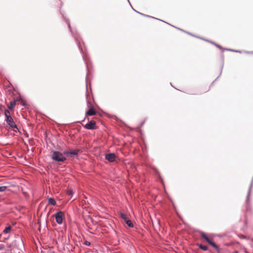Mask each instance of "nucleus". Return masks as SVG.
Masks as SVG:
<instances>
[{
  "label": "nucleus",
  "mask_w": 253,
  "mask_h": 253,
  "mask_svg": "<svg viewBox=\"0 0 253 253\" xmlns=\"http://www.w3.org/2000/svg\"><path fill=\"white\" fill-rule=\"evenodd\" d=\"M67 195H68L69 196H71L74 194V192L72 190L69 189L67 191Z\"/></svg>",
  "instance_id": "2eb2a0df"
},
{
  "label": "nucleus",
  "mask_w": 253,
  "mask_h": 253,
  "mask_svg": "<svg viewBox=\"0 0 253 253\" xmlns=\"http://www.w3.org/2000/svg\"><path fill=\"white\" fill-rule=\"evenodd\" d=\"M121 216L124 220L125 221L127 220V216L125 213H121Z\"/></svg>",
  "instance_id": "4468645a"
},
{
  "label": "nucleus",
  "mask_w": 253,
  "mask_h": 253,
  "mask_svg": "<svg viewBox=\"0 0 253 253\" xmlns=\"http://www.w3.org/2000/svg\"><path fill=\"white\" fill-rule=\"evenodd\" d=\"M11 227L10 226H8L6 227L3 230V233L4 234L8 233L11 230Z\"/></svg>",
  "instance_id": "9b49d317"
},
{
  "label": "nucleus",
  "mask_w": 253,
  "mask_h": 253,
  "mask_svg": "<svg viewBox=\"0 0 253 253\" xmlns=\"http://www.w3.org/2000/svg\"><path fill=\"white\" fill-rule=\"evenodd\" d=\"M48 203L51 205L54 206L56 205V201L52 198L48 199Z\"/></svg>",
  "instance_id": "9d476101"
},
{
  "label": "nucleus",
  "mask_w": 253,
  "mask_h": 253,
  "mask_svg": "<svg viewBox=\"0 0 253 253\" xmlns=\"http://www.w3.org/2000/svg\"><path fill=\"white\" fill-rule=\"evenodd\" d=\"M18 101H20V103H21L23 106H25V103L24 101L22 99H21V98H18Z\"/></svg>",
  "instance_id": "f3484780"
},
{
  "label": "nucleus",
  "mask_w": 253,
  "mask_h": 253,
  "mask_svg": "<svg viewBox=\"0 0 253 253\" xmlns=\"http://www.w3.org/2000/svg\"><path fill=\"white\" fill-rule=\"evenodd\" d=\"M84 244V245H85L86 246H89L90 245V242H89L88 241H85Z\"/></svg>",
  "instance_id": "6ab92c4d"
},
{
  "label": "nucleus",
  "mask_w": 253,
  "mask_h": 253,
  "mask_svg": "<svg viewBox=\"0 0 253 253\" xmlns=\"http://www.w3.org/2000/svg\"><path fill=\"white\" fill-rule=\"evenodd\" d=\"M67 24H68V27H69V28L70 29H71V26H70V23H69V21H67Z\"/></svg>",
  "instance_id": "412c9836"
},
{
  "label": "nucleus",
  "mask_w": 253,
  "mask_h": 253,
  "mask_svg": "<svg viewBox=\"0 0 253 253\" xmlns=\"http://www.w3.org/2000/svg\"><path fill=\"white\" fill-rule=\"evenodd\" d=\"M126 223L130 227H132L133 226V224L132 223L131 221L127 219L125 221Z\"/></svg>",
  "instance_id": "f8f14e48"
},
{
  "label": "nucleus",
  "mask_w": 253,
  "mask_h": 253,
  "mask_svg": "<svg viewBox=\"0 0 253 253\" xmlns=\"http://www.w3.org/2000/svg\"><path fill=\"white\" fill-rule=\"evenodd\" d=\"M63 212L59 211L56 212L54 214V217H55L56 222L58 224H61L63 222Z\"/></svg>",
  "instance_id": "39448f33"
},
{
  "label": "nucleus",
  "mask_w": 253,
  "mask_h": 253,
  "mask_svg": "<svg viewBox=\"0 0 253 253\" xmlns=\"http://www.w3.org/2000/svg\"><path fill=\"white\" fill-rule=\"evenodd\" d=\"M96 113L95 110L92 107L90 108L88 111L86 112V115L87 116H93Z\"/></svg>",
  "instance_id": "6e6552de"
},
{
  "label": "nucleus",
  "mask_w": 253,
  "mask_h": 253,
  "mask_svg": "<svg viewBox=\"0 0 253 253\" xmlns=\"http://www.w3.org/2000/svg\"><path fill=\"white\" fill-rule=\"evenodd\" d=\"M215 44V45H216L217 47H220V46H219V45H217V44Z\"/></svg>",
  "instance_id": "5701e85b"
},
{
  "label": "nucleus",
  "mask_w": 253,
  "mask_h": 253,
  "mask_svg": "<svg viewBox=\"0 0 253 253\" xmlns=\"http://www.w3.org/2000/svg\"><path fill=\"white\" fill-rule=\"evenodd\" d=\"M105 158L109 162H113L115 160L116 155L114 153L106 154L105 156Z\"/></svg>",
  "instance_id": "0eeeda50"
},
{
  "label": "nucleus",
  "mask_w": 253,
  "mask_h": 253,
  "mask_svg": "<svg viewBox=\"0 0 253 253\" xmlns=\"http://www.w3.org/2000/svg\"><path fill=\"white\" fill-rule=\"evenodd\" d=\"M6 186H0V192L4 191L6 190Z\"/></svg>",
  "instance_id": "dca6fc26"
},
{
  "label": "nucleus",
  "mask_w": 253,
  "mask_h": 253,
  "mask_svg": "<svg viewBox=\"0 0 253 253\" xmlns=\"http://www.w3.org/2000/svg\"><path fill=\"white\" fill-rule=\"evenodd\" d=\"M199 248L201 249L202 250L206 251L208 250V247L206 246L200 245L199 246Z\"/></svg>",
  "instance_id": "ddd939ff"
},
{
  "label": "nucleus",
  "mask_w": 253,
  "mask_h": 253,
  "mask_svg": "<svg viewBox=\"0 0 253 253\" xmlns=\"http://www.w3.org/2000/svg\"><path fill=\"white\" fill-rule=\"evenodd\" d=\"M16 101H18V98H17L16 100L11 102L10 104L8 105V109L10 110L12 109L16 105Z\"/></svg>",
  "instance_id": "1a4fd4ad"
},
{
  "label": "nucleus",
  "mask_w": 253,
  "mask_h": 253,
  "mask_svg": "<svg viewBox=\"0 0 253 253\" xmlns=\"http://www.w3.org/2000/svg\"><path fill=\"white\" fill-rule=\"evenodd\" d=\"M10 113L9 110H6L4 112V115L5 117V121L6 122L7 124L11 128L17 129V126L15 124L13 118L10 116Z\"/></svg>",
  "instance_id": "f03ea898"
},
{
  "label": "nucleus",
  "mask_w": 253,
  "mask_h": 253,
  "mask_svg": "<svg viewBox=\"0 0 253 253\" xmlns=\"http://www.w3.org/2000/svg\"><path fill=\"white\" fill-rule=\"evenodd\" d=\"M252 186V183L250 185V189H249V194H248V197H247V199H248V197H249V194L250 193V191H251V189ZM247 200L248 201V200Z\"/></svg>",
  "instance_id": "aec40b11"
},
{
  "label": "nucleus",
  "mask_w": 253,
  "mask_h": 253,
  "mask_svg": "<svg viewBox=\"0 0 253 253\" xmlns=\"http://www.w3.org/2000/svg\"><path fill=\"white\" fill-rule=\"evenodd\" d=\"M65 154L64 152L63 153L57 151H53L52 152V156L51 159L56 162H64L66 160V158L65 156Z\"/></svg>",
  "instance_id": "f257e3e1"
},
{
  "label": "nucleus",
  "mask_w": 253,
  "mask_h": 253,
  "mask_svg": "<svg viewBox=\"0 0 253 253\" xmlns=\"http://www.w3.org/2000/svg\"><path fill=\"white\" fill-rule=\"evenodd\" d=\"M96 123L94 121L91 120L89 123L86 124L84 127L87 129H94L95 128Z\"/></svg>",
  "instance_id": "423d86ee"
},
{
  "label": "nucleus",
  "mask_w": 253,
  "mask_h": 253,
  "mask_svg": "<svg viewBox=\"0 0 253 253\" xmlns=\"http://www.w3.org/2000/svg\"><path fill=\"white\" fill-rule=\"evenodd\" d=\"M5 247L4 244H0V251L3 250L4 249Z\"/></svg>",
  "instance_id": "a211bd4d"
},
{
  "label": "nucleus",
  "mask_w": 253,
  "mask_h": 253,
  "mask_svg": "<svg viewBox=\"0 0 253 253\" xmlns=\"http://www.w3.org/2000/svg\"><path fill=\"white\" fill-rule=\"evenodd\" d=\"M80 152V150L79 149L66 150L64 151V154L68 157L74 158L75 156H77L78 155Z\"/></svg>",
  "instance_id": "7ed1b4c3"
},
{
  "label": "nucleus",
  "mask_w": 253,
  "mask_h": 253,
  "mask_svg": "<svg viewBox=\"0 0 253 253\" xmlns=\"http://www.w3.org/2000/svg\"><path fill=\"white\" fill-rule=\"evenodd\" d=\"M201 237L204 240H205L213 248L215 249H218L217 246L213 242L204 232L201 233Z\"/></svg>",
  "instance_id": "20e7f679"
},
{
  "label": "nucleus",
  "mask_w": 253,
  "mask_h": 253,
  "mask_svg": "<svg viewBox=\"0 0 253 253\" xmlns=\"http://www.w3.org/2000/svg\"><path fill=\"white\" fill-rule=\"evenodd\" d=\"M77 42H78V46L79 47V48H81V45H80V43L77 41Z\"/></svg>",
  "instance_id": "4be33fe9"
}]
</instances>
